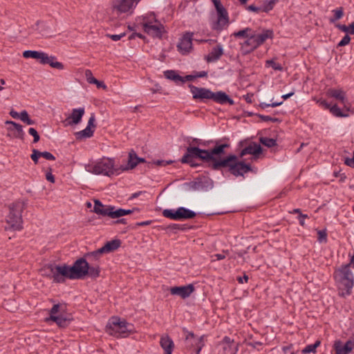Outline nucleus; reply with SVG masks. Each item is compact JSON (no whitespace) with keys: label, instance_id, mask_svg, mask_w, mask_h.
Returning <instances> with one entry per match:
<instances>
[{"label":"nucleus","instance_id":"1","mask_svg":"<svg viewBox=\"0 0 354 354\" xmlns=\"http://www.w3.org/2000/svg\"><path fill=\"white\" fill-rule=\"evenodd\" d=\"M189 87L193 95V98L196 100L204 102L205 100H212L214 102L220 104L227 103L230 105H233L234 104V100L223 91L214 93L208 88L197 87L193 84H189Z\"/></svg>","mask_w":354,"mask_h":354},{"label":"nucleus","instance_id":"2","mask_svg":"<svg viewBox=\"0 0 354 354\" xmlns=\"http://www.w3.org/2000/svg\"><path fill=\"white\" fill-rule=\"evenodd\" d=\"M334 278L342 296L349 295L354 285V276L350 269V264H346L337 269Z\"/></svg>","mask_w":354,"mask_h":354},{"label":"nucleus","instance_id":"3","mask_svg":"<svg viewBox=\"0 0 354 354\" xmlns=\"http://www.w3.org/2000/svg\"><path fill=\"white\" fill-rule=\"evenodd\" d=\"M274 36L272 30H263L261 33L254 31L244 42L241 44V50L243 55H247L262 45L268 39H272Z\"/></svg>","mask_w":354,"mask_h":354},{"label":"nucleus","instance_id":"4","mask_svg":"<svg viewBox=\"0 0 354 354\" xmlns=\"http://www.w3.org/2000/svg\"><path fill=\"white\" fill-rule=\"evenodd\" d=\"M237 158L235 155H230L221 161H216L213 165L212 169L218 170L223 167H228L229 171L233 175L243 176L244 174L250 170V166L242 162H236Z\"/></svg>","mask_w":354,"mask_h":354},{"label":"nucleus","instance_id":"5","mask_svg":"<svg viewBox=\"0 0 354 354\" xmlns=\"http://www.w3.org/2000/svg\"><path fill=\"white\" fill-rule=\"evenodd\" d=\"M88 262L85 258L77 259L72 266L63 264V268H59L58 272L61 275H65L66 279H82L88 272Z\"/></svg>","mask_w":354,"mask_h":354},{"label":"nucleus","instance_id":"6","mask_svg":"<svg viewBox=\"0 0 354 354\" xmlns=\"http://www.w3.org/2000/svg\"><path fill=\"white\" fill-rule=\"evenodd\" d=\"M86 169L96 175L101 174L107 176L120 174L119 167H115L113 159L105 157L93 164L88 165Z\"/></svg>","mask_w":354,"mask_h":354},{"label":"nucleus","instance_id":"7","mask_svg":"<svg viewBox=\"0 0 354 354\" xmlns=\"http://www.w3.org/2000/svg\"><path fill=\"white\" fill-rule=\"evenodd\" d=\"M133 325L118 317H111L106 326V332L117 337H127L133 331Z\"/></svg>","mask_w":354,"mask_h":354},{"label":"nucleus","instance_id":"8","mask_svg":"<svg viewBox=\"0 0 354 354\" xmlns=\"http://www.w3.org/2000/svg\"><path fill=\"white\" fill-rule=\"evenodd\" d=\"M26 207L23 201H16L9 206L10 212L6 218V222L9 227L12 230H21L22 229L21 213Z\"/></svg>","mask_w":354,"mask_h":354},{"label":"nucleus","instance_id":"9","mask_svg":"<svg viewBox=\"0 0 354 354\" xmlns=\"http://www.w3.org/2000/svg\"><path fill=\"white\" fill-rule=\"evenodd\" d=\"M134 209H116L115 206L103 205L99 200L94 201L93 212L97 214L109 216L111 218H120L130 214L133 212Z\"/></svg>","mask_w":354,"mask_h":354},{"label":"nucleus","instance_id":"10","mask_svg":"<svg viewBox=\"0 0 354 354\" xmlns=\"http://www.w3.org/2000/svg\"><path fill=\"white\" fill-rule=\"evenodd\" d=\"M229 147V144L225 143L216 145L213 149L210 150L200 149L198 159L205 162H212V166L216 161H221L222 160L219 158L220 156L223 154L224 149L225 148H228Z\"/></svg>","mask_w":354,"mask_h":354},{"label":"nucleus","instance_id":"11","mask_svg":"<svg viewBox=\"0 0 354 354\" xmlns=\"http://www.w3.org/2000/svg\"><path fill=\"white\" fill-rule=\"evenodd\" d=\"M162 215L166 218L174 221H181L193 218L196 216V213L194 211L187 209L184 207H180L176 209H164L162 212Z\"/></svg>","mask_w":354,"mask_h":354},{"label":"nucleus","instance_id":"12","mask_svg":"<svg viewBox=\"0 0 354 354\" xmlns=\"http://www.w3.org/2000/svg\"><path fill=\"white\" fill-rule=\"evenodd\" d=\"M217 12V20L212 25V28L217 31L222 30L229 23L228 13L219 0H212Z\"/></svg>","mask_w":354,"mask_h":354},{"label":"nucleus","instance_id":"13","mask_svg":"<svg viewBox=\"0 0 354 354\" xmlns=\"http://www.w3.org/2000/svg\"><path fill=\"white\" fill-rule=\"evenodd\" d=\"M140 0H112L113 12L117 14L126 13L132 10Z\"/></svg>","mask_w":354,"mask_h":354},{"label":"nucleus","instance_id":"14","mask_svg":"<svg viewBox=\"0 0 354 354\" xmlns=\"http://www.w3.org/2000/svg\"><path fill=\"white\" fill-rule=\"evenodd\" d=\"M59 268L62 270L63 265H48L42 270V274L53 279L55 283H64L65 281V275H61L59 273Z\"/></svg>","mask_w":354,"mask_h":354},{"label":"nucleus","instance_id":"15","mask_svg":"<svg viewBox=\"0 0 354 354\" xmlns=\"http://www.w3.org/2000/svg\"><path fill=\"white\" fill-rule=\"evenodd\" d=\"M153 24L142 23L145 32L151 37L161 38L165 32L164 26L159 21H153Z\"/></svg>","mask_w":354,"mask_h":354},{"label":"nucleus","instance_id":"16","mask_svg":"<svg viewBox=\"0 0 354 354\" xmlns=\"http://www.w3.org/2000/svg\"><path fill=\"white\" fill-rule=\"evenodd\" d=\"M199 151L200 148L197 147H188L186 153L181 158V162L189 164L192 167H197L198 164L195 162L194 158H198Z\"/></svg>","mask_w":354,"mask_h":354},{"label":"nucleus","instance_id":"17","mask_svg":"<svg viewBox=\"0 0 354 354\" xmlns=\"http://www.w3.org/2000/svg\"><path fill=\"white\" fill-rule=\"evenodd\" d=\"M95 115L93 113L88 119L87 127L84 129L75 133L76 139L82 140L92 137L94 133V129H92V128L94 129L95 127Z\"/></svg>","mask_w":354,"mask_h":354},{"label":"nucleus","instance_id":"18","mask_svg":"<svg viewBox=\"0 0 354 354\" xmlns=\"http://www.w3.org/2000/svg\"><path fill=\"white\" fill-rule=\"evenodd\" d=\"M194 291V287L192 284L183 286H174L170 288V292L173 295H178L182 299L189 297Z\"/></svg>","mask_w":354,"mask_h":354},{"label":"nucleus","instance_id":"19","mask_svg":"<svg viewBox=\"0 0 354 354\" xmlns=\"http://www.w3.org/2000/svg\"><path fill=\"white\" fill-rule=\"evenodd\" d=\"M192 37L193 33L187 32L181 38L178 44V50L182 54L188 53L192 48Z\"/></svg>","mask_w":354,"mask_h":354},{"label":"nucleus","instance_id":"20","mask_svg":"<svg viewBox=\"0 0 354 354\" xmlns=\"http://www.w3.org/2000/svg\"><path fill=\"white\" fill-rule=\"evenodd\" d=\"M354 348V340L349 339L344 345L340 340L335 341L334 349L335 354H349Z\"/></svg>","mask_w":354,"mask_h":354},{"label":"nucleus","instance_id":"21","mask_svg":"<svg viewBox=\"0 0 354 354\" xmlns=\"http://www.w3.org/2000/svg\"><path fill=\"white\" fill-rule=\"evenodd\" d=\"M85 113L84 108L73 109L69 117L66 120L68 125L77 124L82 121V118Z\"/></svg>","mask_w":354,"mask_h":354},{"label":"nucleus","instance_id":"22","mask_svg":"<svg viewBox=\"0 0 354 354\" xmlns=\"http://www.w3.org/2000/svg\"><path fill=\"white\" fill-rule=\"evenodd\" d=\"M160 345L164 351V354H172L174 349V343L168 335L161 336Z\"/></svg>","mask_w":354,"mask_h":354},{"label":"nucleus","instance_id":"23","mask_svg":"<svg viewBox=\"0 0 354 354\" xmlns=\"http://www.w3.org/2000/svg\"><path fill=\"white\" fill-rule=\"evenodd\" d=\"M138 157L134 151H131L129 153L128 162L126 165H121L119 167L120 172L126 171L130 169H133L138 165Z\"/></svg>","mask_w":354,"mask_h":354},{"label":"nucleus","instance_id":"24","mask_svg":"<svg viewBox=\"0 0 354 354\" xmlns=\"http://www.w3.org/2000/svg\"><path fill=\"white\" fill-rule=\"evenodd\" d=\"M262 152V148L260 145L256 142H251L248 146L243 149L240 153V156L243 157L248 154L258 156Z\"/></svg>","mask_w":354,"mask_h":354},{"label":"nucleus","instance_id":"25","mask_svg":"<svg viewBox=\"0 0 354 354\" xmlns=\"http://www.w3.org/2000/svg\"><path fill=\"white\" fill-rule=\"evenodd\" d=\"M223 55V48L221 44L212 48L210 53L206 56L207 62H215L218 61Z\"/></svg>","mask_w":354,"mask_h":354},{"label":"nucleus","instance_id":"26","mask_svg":"<svg viewBox=\"0 0 354 354\" xmlns=\"http://www.w3.org/2000/svg\"><path fill=\"white\" fill-rule=\"evenodd\" d=\"M52 321L61 328H65L70 324L71 319L62 315L52 316L46 318V322Z\"/></svg>","mask_w":354,"mask_h":354},{"label":"nucleus","instance_id":"27","mask_svg":"<svg viewBox=\"0 0 354 354\" xmlns=\"http://www.w3.org/2000/svg\"><path fill=\"white\" fill-rule=\"evenodd\" d=\"M121 242L118 239L112 240L105 243L104 246L101 248L102 251L104 254L112 252L116 250L120 246Z\"/></svg>","mask_w":354,"mask_h":354},{"label":"nucleus","instance_id":"28","mask_svg":"<svg viewBox=\"0 0 354 354\" xmlns=\"http://www.w3.org/2000/svg\"><path fill=\"white\" fill-rule=\"evenodd\" d=\"M103 254L104 253L103 252V251H102V249L100 248L95 251L87 252L86 254H85L84 258H85L88 262L92 263L97 261Z\"/></svg>","mask_w":354,"mask_h":354},{"label":"nucleus","instance_id":"29","mask_svg":"<svg viewBox=\"0 0 354 354\" xmlns=\"http://www.w3.org/2000/svg\"><path fill=\"white\" fill-rule=\"evenodd\" d=\"M327 94L341 102H344L345 100V93L341 89L330 88L328 91Z\"/></svg>","mask_w":354,"mask_h":354},{"label":"nucleus","instance_id":"30","mask_svg":"<svg viewBox=\"0 0 354 354\" xmlns=\"http://www.w3.org/2000/svg\"><path fill=\"white\" fill-rule=\"evenodd\" d=\"M165 77L168 79L173 80L176 83L181 82L183 81V77L179 75L176 73V71L172 70H168L164 72Z\"/></svg>","mask_w":354,"mask_h":354},{"label":"nucleus","instance_id":"31","mask_svg":"<svg viewBox=\"0 0 354 354\" xmlns=\"http://www.w3.org/2000/svg\"><path fill=\"white\" fill-rule=\"evenodd\" d=\"M189 339H193L194 342H196V343L197 344L196 354H199L200 351H201L202 347L203 346V337H201L199 339H195L194 333H189V334L187 335V336L186 337V339L189 340Z\"/></svg>","mask_w":354,"mask_h":354},{"label":"nucleus","instance_id":"32","mask_svg":"<svg viewBox=\"0 0 354 354\" xmlns=\"http://www.w3.org/2000/svg\"><path fill=\"white\" fill-rule=\"evenodd\" d=\"M330 112L336 117L339 118H346L348 116V113H344L342 110L336 105L330 106Z\"/></svg>","mask_w":354,"mask_h":354},{"label":"nucleus","instance_id":"33","mask_svg":"<svg viewBox=\"0 0 354 354\" xmlns=\"http://www.w3.org/2000/svg\"><path fill=\"white\" fill-rule=\"evenodd\" d=\"M253 30L250 28H245L243 30H241L238 32H235L233 35L235 37H245L248 39V37L250 36V34H252Z\"/></svg>","mask_w":354,"mask_h":354},{"label":"nucleus","instance_id":"34","mask_svg":"<svg viewBox=\"0 0 354 354\" xmlns=\"http://www.w3.org/2000/svg\"><path fill=\"white\" fill-rule=\"evenodd\" d=\"M320 341L317 340L314 344L307 345L303 350V353H315L316 352V348L320 345Z\"/></svg>","mask_w":354,"mask_h":354},{"label":"nucleus","instance_id":"35","mask_svg":"<svg viewBox=\"0 0 354 354\" xmlns=\"http://www.w3.org/2000/svg\"><path fill=\"white\" fill-rule=\"evenodd\" d=\"M260 142L267 147H272L277 145V140L267 137H261Z\"/></svg>","mask_w":354,"mask_h":354},{"label":"nucleus","instance_id":"36","mask_svg":"<svg viewBox=\"0 0 354 354\" xmlns=\"http://www.w3.org/2000/svg\"><path fill=\"white\" fill-rule=\"evenodd\" d=\"M332 12L333 13V17L330 19V22L331 23H334L340 19L344 15L343 8L342 7L333 10Z\"/></svg>","mask_w":354,"mask_h":354},{"label":"nucleus","instance_id":"37","mask_svg":"<svg viewBox=\"0 0 354 354\" xmlns=\"http://www.w3.org/2000/svg\"><path fill=\"white\" fill-rule=\"evenodd\" d=\"M8 124H11L14 127L15 129L17 131L18 135L17 137L19 138H23L24 136V131H23V127L21 124L14 122V121H6V122Z\"/></svg>","mask_w":354,"mask_h":354},{"label":"nucleus","instance_id":"38","mask_svg":"<svg viewBox=\"0 0 354 354\" xmlns=\"http://www.w3.org/2000/svg\"><path fill=\"white\" fill-rule=\"evenodd\" d=\"M88 272L87 275L92 278H97L100 275V270L98 266H89L88 265Z\"/></svg>","mask_w":354,"mask_h":354},{"label":"nucleus","instance_id":"39","mask_svg":"<svg viewBox=\"0 0 354 354\" xmlns=\"http://www.w3.org/2000/svg\"><path fill=\"white\" fill-rule=\"evenodd\" d=\"M48 58H49V62L47 63V64H49L51 67L54 68H57V69H63L64 68V65L61 63V62H59L56 60V58L53 56H48Z\"/></svg>","mask_w":354,"mask_h":354},{"label":"nucleus","instance_id":"40","mask_svg":"<svg viewBox=\"0 0 354 354\" xmlns=\"http://www.w3.org/2000/svg\"><path fill=\"white\" fill-rule=\"evenodd\" d=\"M266 66L272 67L274 71H281L282 66L279 63H277L274 59H269L266 62Z\"/></svg>","mask_w":354,"mask_h":354},{"label":"nucleus","instance_id":"41","mask_svg":"<svg viewBox=\"0 0 354 354\" xmlns=\"http://www.w3.org/2000/svg\"><path fill=\"white\" fill-rule=\"evenodd\" d=\"M278 1H279V0H269V1H266L264 3L263 7L262 8V11L268 12L270 10H272L274 5Z\"/></svg>","mask_w":354,"mask_h":354},{"label":"nucleus","instance_id":"42","mask_svg":"<svg viewBox=\"0 0 354 354\" xmlns=\"http://www.w3.org/2000/svg\"><path fill=\"white\" fill-rule=\"evenodd\" d=\"M41 51H35V50H25L23 53V56L25 58H32L37 59Z\"/></svg>","mask_w":354,"mask_h":354},{"label":"nucleus","instance_id":"43","mask_svg":"<svg viewBox=\"0 0 354 354\" xmlns=\"http://www.w3.org/2000/svg\"><path fill=\"white\" fill-rule=\"evenodd\" d=\"M223 354H236L238 351L237 346H222Z\"/></svg>","mask_w":354,"mask_h":354},{"label":"nucleus","instance_id":"44","mask_svg":"<svg viewBox=\"0 0 354 354\" xmlns=\"http://www.w3.org/2000/svg\"><path fill=\"white\" fill-rule=\"evenodd\" d=\"M61 310H64V308L59 304H55L49 311V317L57 316V313Z\"/></svg>","mask_w":354,"mask_h":354},{"label":"nucleus","instance_id":"45","mask_svg":"<svg viewBox=\"0 0 354 354\" xmlns=\"http://www.w3.org/2000/svg\"><path fill=\"white\" fill-rule=\"evenodd\" d=\"M48 55L44 52H40L39 57L37 60L39 61V62L42 64H47L48 62H49V58Z\"/></svg>","mask_w":354,"mask_h":354},{"label":"nucleus","instance_id":"46","mask_svg":"<svg viewBox=\"0 0 354 354\" xmlns=\"http://www.w3.org/2000/svg\"><path fill=\"white\" fill-rule=\"evenodd\" d=\"M282 104H283V101L272 102V104H267L266 102H261V103H260L259 106L261 109H266L270 106L276 107V106L281 105Z\"/></svg>","mask_w":354,"mask_h":354},{"label":"nucleus","instance_id":"47","mask_svg":"<svg viewBox=\"0 0 354 354\" xmlns=\"http://www.w3.org/2000/svg\"><path fill=\"white\" fill-rule=\"evenodd\" d=\"M28 133L30 135H31L34 138V139H33L34 143H36L39 140V138H40L39 135L38 134V133L35 129L30 128L28 129Z\"/></svg>","mask_w":354,"mask_h":354},{"label":"nucleus","instance_id":"48","mask_svg":"<svg viewBox=\"0 0 354 354\" xmlns=\"http://www.w3.org/2000/svg\"><path fill=\"white\" fill-rule=\"evenodd\" d=\"M318 234V241L322 242H326L327 241V234L325 230H319L317 232Z\"/></svg>","mask_w":354,"mask_h":354},{"label":"nucleus","instance_id":"49","mask_svg":"<svg viewBox=\"0 0 354 354\" xmlns=\"http://www.w3.org/2000/svg\"><path fill=\"white\" fill-rule=\"evenodd\" d=\"M317 104H319V106L324 109H329L330 107V104L327 102L326 100L324 99H319L316 100Z\"/></svg>","mask_w":354,"mask_h":354},{"label":"nucleus","instance_id":"50","mask_svg":"<svg viewBox=\"0 0 354 354\" xmlns=\"http://www.w3.org/2000/svg\"><path fill=\"white\" fill-rule=\"evenodd\" d=\"M86 77L88 82L90 84H94L97 82V80L93 76L91 71L89 70H87L86 71Z\"/></svg>","mask_w":354,"mask_h":354},{"label":"nucleus","instance_id":"51","mask_svg":"<svg viewBox=\"0 0 354 354\" xmlns=\"http://www.w3.org/2000/svg\"><path fill=\"white\" fill-rule=\"evenodd\" d=\"M39 154H40V157H43L46 160H55V157L51 153H50L48 151H43V152L39 151Z\"/></svg>","mask_w":354,"mask_h":354},{"label":"nucleus","instance_id":"52","mask_svg":"<svg viewBox=\"0 0 354 354\" xmlns=\"http://www.w3.org/2000/svg\"><path fill=\"white\" fill-rule=\"evenodd\" d=\"M153 21L158 20L156 19V17L153 13H150L144 17L143 23L151 22L152 24H154Z\"/></svg>","mask_w":354,"mask_h":354},{"label":"nucleus","instance_id":"53","mask_svg":"<svg viewBox=\"0 0 354 354\" xmlns=\"http://www.w3.org/2000/svg\"><path fill=\"white\" fill-rule=\"evenodd\" d=\"M258 117L263 122H275L278 121V119L276 118H272L269 115H258Z\"/></svg>","mask_w":354,"mask_h":354},{"label":"nucleus","instance_id":"54","mask_svg":"<svg viewBox=\"0 0 354 354\" xmlns=\"http://www.w3.org/2000/svg\"><path fill=\"white\" fill-rule=\"evenodd\" d=\"M351 41V37L348 34L345 35L343 38L341 39V41L338 43V46H344L349 44Z\"/></svg>","mask_w":354,"mask_h":354},{"label":"nucleus","instance_id":"55","mask_svg":"<svg viewBox=\"0 0 354 354\" xmlns=\"http://www.w3.org/2000/svg\"><path fill=\"white\" fill-rule=\"evenodd\" d=\"M226 345H229V346H236L234 344V342L233 340H232L229 337H227L225 336L223 339V341L221 342V346H226Z\"/></svg>","mask_w":354,"mask_h":354},{"label":"nucleus","instance_id":"56","mask_svg":"<svg viewBox=\"0 0 354 354\" xmlns=\"http://www.w3.org/2000/svg\"><path fill=\"white\" fill-rule=\"evenodd\" d=\"M30 157L33 162L37 164L38 162V158L40 157L39 151L33 149Z\"/></svg>","mask_w":354,"mask_h":354},{"label":"nucleus","instance_id":"57","mask_svg":"<svg viewBox=\"0 0 354 354\" xmlns=\"http://www.w3.org/2000/svg\"><path fill=\"white\" fill-rule=\"evenodd\" d=\"M336 27L342 32L350 34V26H347L346 25L337 24Z\"/></svg>","mask_w":354,"mask_h":354},{"label":"nucleus","instance_id":"58","mask_svg":"<svg viewBox=\"0 0 354 354\" xmlns=\"http://www.w3.org/2000/svg\"><path fill=\"white\" fill-rule=\"evenodd\" d=\"M124 36H125V33H121L119 35H107V37H109L113 41H115L120 40L121 38H122Z\"/></svg>","mask_w":354,"mask_h":354},{"label":"nucleus","instance_id":"59","mask_svg":"<svg viewBox=\"0 0 354 354\" xmlns=\"http://www.w3.org/2000/svg\"><path fill=\"white\" fill-rule=\"evenodd\" d=\"M172 162H173L172 160L167 161V160H159L154 162V163L158 166H166Z\"/></svg>","mask_w":354,"mask_h":354},{"label":"nucleus","instance_id":"60","mask_svg":"<svg viewBox=\"0 0 354 354\" xmlns=\"http://www.w3.org/2000/svg\"><path fill=\"white\" fill-rule=\"evenodd\" d=\"M308 217V216L307 214H303L302 213H300V215H299V216H298V220H299V224L301 226L304 225V224H305L304 219Z\"/></svg>","mask_w":354,"mask_h":354},{"label":"nucleus","instance_id":"61","mask_svg":"<svg viewBox=\"0 0 354 354\" xmlns=\"http://www.w3.org/2000/svg\"><path fill=\"white\" fill-rule=\"evenodd\" d=\"M196 77V75H187L185 77H183V81L182 83H185L186 81H192Z\"/></svg>","mask_w":354,"mask_h":354},{"label":"nucleus","instance_id":"62","mask_svg":"<svg viewBox=\"0 0 354 354\" xmlns=\"http://www.w3.org/2000/svg\"><path fill=\"white\" fill-rule=\"evenodd\" d=\"M28 117H29V115H28V112H27L26 111H21V112L19 113V118L21 121L24 122V121L27 119V118H28Z\"/></svg>","mask_w":354,"mask_h":354},{"label":"nucleus","instance_id":"63","mask_svg":"<svg viewBox=\"0 0 354 354\" xmlns=\"http://www.w3.org/2000/svg\"><path fill=\"white\" fill-rule=\"evenodd\" d=\"M248 10L250 11L254 12H259V11L262 10V8L257 7L254 5H250L248 7Z\"/></svg>","mask_w":354,"mask_h":354},{"label":"nucleus","instance_id":"64","mask_svg":"<svg viewBox=\"0 0 354 354\" xmlns=\"http://www.w3.org/2000/svg\"><path fill=\"white\" fill-rule=\"evenodd\" d=\"M248 276L246 275V274H244L243 277H239L237 278V281L240 283H243V282H248Z\"/></svg>","mask_w":354,"mask_h":354}]
</instances>
